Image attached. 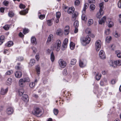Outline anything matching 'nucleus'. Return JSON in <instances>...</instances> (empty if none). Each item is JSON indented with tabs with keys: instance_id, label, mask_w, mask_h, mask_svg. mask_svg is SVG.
I'll list each match as a JSON object with an SVG mask.
<instances>
[{
	"instance_id": "nucleus-46",
	"label": "nucleus",
	"mask_w": 121,
	"mask_h": 121,
	"mask_svg": "<svg viewBox=\"0 0 121 121\" xmlns=\"http://www.w3.org/2000/svg\"><path fill=\"white\" fill-rule=\"evenodd\" d=\"M113 35L116 37H119V35L117 32L116 31L113 33Z\"/></svg>"
},
{
	"instance_id": "nucleus-61",
	"label": "nucleus",
	"mask_w": 121,
	"mask_h": 121,
	"mask_svg": "<svg viewBox=\"0 0 121 121\" xmlns=\"http://www.w3.org/2000/svg\"><path fill=\"white\" fill-rule=\"evenodd\" d=\"M88 2L89 3H95V0H89Z\"/></svg>"
},
{
	"instance_id": "nucleus-42",
	"label": "nucleus",
	"mask_w": 121,
	"mask_h": 121,
	"mask_svg": "<svg viewBox=\"0 0 121 121\" xmlns=\"http://www.w3.org/2000/svg\"><path fill=\"white\" fill-rule=\"evenodd\" d=\"M9 2L8 1L6 0L4 1L3 2V4L6 6H7L8 5Z\"/></svg>"
},
{
	"instance_id": "nucleus-39",
	"label": "nucleus",
	"mask_w": 121,
	"mask_h": 121,
	"mask_svg": "<svg viewBox=\"0 0 121 121\" xmlns=\"http://www.w3.org/2000/svg\"><path fill=\"white\" fill-rule=\"evenodd\" d=\"M110 33V29H108L106 30L105 31V33L106 35H109Z\"/></svg>"
},
{
	"instance_id": "nucleus-30",
	"label": "nucleus",
	"mask_w": 121,
	"mask_h": 121,
	"mask_svg": "<svg viewBox=\"0 0 121 121\" xmlns=\"http://www.w3.org/2000/svg\"><path fill=\"white\" fill-rule=\"evenodd\" d=\"M114 63L116 65H121V60H117L114 61Z\"/></svg>"
},
{
	"instance_id": "nucleus-20",
	"label": "nucleus",
	"mask_w": 121,
	"mask_h": 121,
	"mask_svg": "<svg viewBox=\"0 0 121 121\" xmlns=\"http://www.w3.org/2000/svg\"><path fill=\"white\" fill-rule=\"evenodd\" d=\"M74 10V7H71L69 8L68 10V13L69 14H72Z\"/></svg>"
},
{
	"instance_id": "nucleus-9",
	"label": "nucleus",
	"mask_w": 121,
	"mask_h": 121,
	"mask_svg": "<svg viewBox=\"0 0 121 121\" xmlns=\"http://www.w3.org/2000/svg\"><path fill=\"white\" fill-rule=\"evenodd\" d=\"M69 32V27L68 26H66L64 28V33L65 35H68Z\"/></svg>"
},
{
	"instance_id": "nucleus-54",
	"label": "nucleus",
	"mask_w": 121,
	"mask_h": 121,
	"mask_svg": "<svg viewBox=\"0 0 121 121\" xmlns=\"http://www.w3.org/2000/svg\"><path fill=\"white\" fill-rule=\"evenodd\" d=\"M79 65L82 68L83 67V62L80 60H79Z\"/></svg>"
},
{
	"instance_id": "nucleus-45",
	"label": "nucleus",
	"mask_w": 121,
	"mask_h": 121,
	"mask_svg": "<svg viewBox=\"0 0 121 121\" xmlns=\"http://www.w3.org/2000/svg\"><path fill=\"white\" fill-rule=\"evenodd\" d=\"M35 83L32 82L30 84L29 86L31 88H33L35 86Z\"/></svg>"
},
{
	"instance_id": "nucleus-33",
	"label": "nucleus",
	"mask_w": 121,
	"mask_h": 121,
	"mask_svg": "<svg viewBox=\"0 0 121 121\" xmlns=\"http://www.w3.org/2000/svg\"><path fill=\"white\" fill-rule=\"evenodd\" d=\"M100 9L99 10L103 11V9L104 8L103 3L102 2L100 3L99 4Z\"/></svg>"
},
{
	"instance_id": "nucleus-21",
	"label": "nucleus",
	"mask_w": 121,
	"mask_h": 121,
	"mask_svg": "<svg viewBox=\"0 0 121 121\" xmlns=\"http://www.w3.org/2000/svg\"><path fill=\"white\" fill-rule=\"evenodd\" d=\"M12 82V80L11 78H9L6 82V84L8 85H10Z\"/></svg>"
},
{
	"instance_id": "nucleus-32",
	"label": "nucleus",
	"mask_w": 121,
	"mask_h": 121,
	"mask_svg": "<svg viewBox=\"0 0 121 121\" xmlns=\"http://www.w3.org/2000/svg\"><path fill=\"white\" fill-rule=\"evenodd\" d=\"M36 69L37 74H39L40 73V67L39 65H37L36 66Z\"/></svg>"
},
{
	"instance_id": "nucleus-19",
	"label": "nucleus",
	"mask_w": 121,
	"mask_h": 121,
	"mask_svg": "<svg viewBox=\"0 0 121 121\" xmlns=\"http://www.w3.org/2000/svg\"><path fill=\"white\" fill-rule=\"evenodd\" d=\"M54 19L53 18L51 19L48 20L47 21V23L48 25L50 26L52 25L53 24V22L54 20Z\"/></svg>"
},
{
	"instance_id": "nucleus-4",
	"label": "nucleus",
	"mask_w": 121,
	"mask_h": 121,
	"mask_svg": "<svg viewBox=\"0 0 121 121\" xmlns=\"http://www.w3.org/2000/svg\"><path fill=\"white\" fill-rule=\"evenodd\" d=\"M60 66L61 68H64L66 65V62L62 59H60L58 61Z\"/></svg>"
},
{
	"instance_id": "nucleus-11",
	"label": "nucleus",
	"mask_w": 121,
	"mask_h": 121,
	"mask_svg": "<svg viewBox=\"0 0 121 121\" xmlns=\"http://www.w3.org/2000/svg\"><path fill=\"white\" fill-rule=\"evenodd\" d=\"M19 85L20 87H23L25 85V82L23 79H20L19 81Z\"/></svg>"
},
{
	"instance_id": "nucleus-36",
	"label": "nucleus",
	"mask_w": 121,
	"mask_h": 121,
	"mask_svg": "<svg viewBox=\"0 0 121 121\" xmlns=\"http://www.w3.org/2000/svg\"><path fill=\"white\" fill-rule=\"evenodd\" d=\"M13 43L12 41H9L8 43L7 46L8 47H9L13 46Z\"/></svg>"
},
{
	"instance_id": "nucleus-51",
	"label": "nucleus",
	"mask_w": 121,
	"mask_h": 121,
	"mask_svg": "<svg viewBox=\"0 0 121 121\" xmlns=\"http://www.w3.org/2000/svg\"><path fill=\"white\" fill-rule=\"evenodd\" d=\"M95 6L93 4H91V5L90 6V9L92 10L94 9L95 8Z\"/></svg>"
},
{
	"instance_id": "nucleus-31",
	"label": "nucleus",
	"mask_w": 121,
	"mask_h": 121,
	"mask_svg": "<svg viewBox=\"0 0 121 121\" xmlns=\"http://www.w3.org/2000/svg\"><path fill=\"white\" fill-rule=\"evenodd\" d=\"M93 21L92 19H90L89 20L88 23V26H90L92 25L93 23Z\"/></svg>"
},
{
	"instance_id": "nucleus-55",
	"label": "nucleus",
	"mask_w": 121,
	"mask_h": 121,
	"mask_svg": "<svg viewBox=\"0 0 121 121\" xmlns=\"http://www.w3.org/2000/svg\"><path fill=\"white\" fill-rule=\"evenodd\" d=\"M20 8L21 9H24L25 8V6L23 4H21L20 5Z\"/></svg>"
},
{
	"instance_id": "nucleus-58",
	"label": "nucleus",
	"mask_w": 121,
	"mask_h": 121,
	"mask_svg": "<svg viewBox=\"0 0 121 121\" xmlns=\"http://www.w3.org/2000/svg\"><path fill=\"white\" fill-rule=\"evenodd\" d=\"M32 49L33 51V52L35 53L36 52V49L34 47H33L32 48Z\"/></svg>"
},
{
	"instance_id": "nucleus-59",
	"label": "nucleus",
	"mask_w": 121,
	"mask_h": 121,
	"mask_svg": "<svg viewBox=\"0 0 121 121\" xmlns=\"http://www.w3.org/2000/svg\"><path fill=\"white\" fill-rule=\"evenodd\" d=\"M87 61L86 59H84V67L86 66L87 64Z\"/></svg>"
},
{
	"instance_id": "nucleus-56",
	"label": "nucleus",
	"mask_w": 121,
	"mask_h": 121,
	"mask_svg": "<svg viewBox=\"0 0 121 121\" xmlns=\"http://www.w3.org/2000/svg\"><path fill=\"white\" fill-rule=\"evenodd\" d=\"M80 3V1L78 0H76L75 2V4L76 5H78Z\"/></svg>"
},
{
	"instance_id": "nucleus-44",
	"label": "nucleus",
	"mask_w": 121,
	"mask_h": 121,
	"mask_svg": "<svg viewBox=\"0 0 121 121\" xmlns=\"http://www.w3.org/2000/svg\"><path fill=\"white\" fill-rule=\"evenodd\" d=\"M109 23L108 25V26L109 27H112L113 25V22L111 21H109Z\"/></svg>"
},
{
	"instance_id": "nucleus-48",
	"label": "nucleus",
	"mask_w": 121,
	"mask_h": 121,
	"mask_svg": "<svg viewBox=\"0 0 121 121\" xmlns=\"http://www.w3.org/2000/svg\"><path fill=\"white\" fill-rule=\"evenodd\" d=\"M61 15L60 13L59 12H58L56 13V17L57 18H59Z\"/></svg>"
},
{
	"instance_id": "nucleus-50",
	"label": "nucleus",
	"mask_w": 121,
	"mask_h": 121,
	"mask_svg": "<svg viewBox=\"0 0 121 121\" xmlns=\"http://www.w3.org/2000/svg\"><path fill=\"white\" fill-rule=\"evenodd\" d=\"M3 28L5 30H8L9 28V26L8 25H5V26H4Z\"/></svg>"
},
{
	"instance_id": "nucleus-13",
	"label": "nucleus",
	"mask_w": 121,
	"mask_h": 121,
	"mask_svg": "<svg viewBox=\"0 0 121 121\" xmlns=\"http://www.w3.org/2000/svg\"><path fill=\"white\" fill-rule=\"evenodd\" d=\"M8 90V88H7L5 89L3 88H1L0 90V94L4 95L6 94Z\"/></svg>"
},
{
	"instance_id": "nucleus-7",
	"label": "nucleus",
	"mask_w": 121,
	"mask_h": 121,
	"mask_svg": "<svg viewBox=\"0 0 121 121\" xmlns=\"http://www.w3.org/2000/svg\"><path fill=\"white\" fill-rule=\"evenodd\" d=\"M99 57L102 59H104L106 58L105 55L104 51L103 50H101L99 53Z\"/></svg>"
},
{
	"instance_id": "nucleus-25",
	"label": "nucleus",
	"mask_w": 121,
	"mask_h": 121,
	"mask_svg": "<svg viewBox=\"0 0 121 121\" xmlns=\"http://www.w3.org/2000/svg\"><path fill=\"white\" fill-rule=\"evenodd\" d=\"M28 12V10L27 9L24 10L23 11H21L20 12V13L22 15H25Z\"/></svg>"
},
{
	"instance_id": "nucleus-6",
	"label": "nucleus",
	"mask_w": 121,
	"mask_h": 121,
	"mask_svg": "<svg viewBox=\"0 0 121 121\" xmlns=\"http://www.w3.org/2000/svg\"><path fill=\"white\" fill-rule=\"evenodd\" d=\"M91 40V38L88 36H86L85 40H84V46H86L87 44H88Z\"/></svg>"
},
{
	"instance_id": "nucleus-18",
	"label": "nucleus",
	"mask_w": 121,
	"mask_h": 121,
	"mask_svg": "<svg viewBox=\"0 0 121 121\" xmlns=\"http://www.w3.org/2000/svg\"><path fill=\"white\" fill-rule=\"evenodd\" d=\"M78 15V13L77 12H75L72 14V20L74 21L76 20Z\"/></svg>"
},
{
	"instance_id": "nucleus-52",
	"label": "nucleus",
	"mask_w": 121,
	"mask_h": 121,
	"mask_svg": "<svg viewBox=\"0 0 121 121\" xmlns=\"http://www.w3.org/2000/svg\"><path fill=\"white\" fill-rule=\"evenodd\" d=\"M45 17V15L41 14L39 16V17L40 19L42 20Z\"/></svg>"
},
{
	"instance_id": "nucleus-60",
	"label": "nucleus",
	"mask_w": 121,
	"mask_h": 121,
	"mask_svg": "<svg viewBox=\"0 0 121 121\" xmlns=\"http://www.w3.org/2000/svg\"><path fill=\"white\" fill-rule=\"evenodd\" d=\"M114 64H115L114 62L112 61H110L109 64L111 66H113Z\"/></svg>"
},
{
	"instance_id": "nucleus-16",
	"label": "nucleus",
	"mask_w": 121,
	"mask_h": 121,
	"mask_svg": "<svg viewBox=\"0 0 121 121\" xmlns=\"http://www.w3.org/2000/svg\"><path fill=\"white\" fill-rule=\"evenodd\" d=\"M106 17L104 16L103 17L101 20H99V24H104L106 21Z\"/></svg>"
},
{
	"instance_id": "nucleus-5",
	"label": "nucleus",
	"mask_w": 121,
	"mask_h": 121,
	"mask_svg": "<svg viewBox=\"0 0 121 121\" xmlns=\"http://www.w3.org/2000/svg\"><path fill=\"white\" fill-rule=\"evenodd\" d=\"M68 39L66 38L64 40L63 43L62 44L61 49L62 50H64L65 48H66L67 46V43L68 42Z\"/></svg>"
},
{
	"instance_id": "nucleus-12",
	"label": "nucleus",
	"mask_w": 121,
	"mask_h": 121,
	"mask_svg": "<svg viewBox=\"0 0 121 121\" xmlns=\"http://www.w3.org/2000/svg\"><path fill=\"white\" fill-rule=\"evenodd\" d=\"M53 35H52L51 34L49 35L48 37L46 42V44L47 45H48L50 44L52 39L53 38Z\"/></svg>"
},
{
	"instance_id": "nucleus-26",
	"label": "nucleus",
	"mask_w": 121,
	"mask_h": 121,
	"mask_svg": "<svg viewBox=\"0 0 121 121\" xmlns=\"http://www.w3.org/2000/svg\"><path fill=\"white\" fill-rule=\"evenodd\" d=\"M24 92V89H22L19 90L18 91V94L20 96H21L23 94Z\"/></svg>"
},
{
	"instance_id": "nucleus-1",
	"label": "nucleus",
	"mask_w": 121,
	"mask_h": 121,
	"mask_svg": "<svg viewBox=\"0 0 121 121\" xmlns=\"http://www.w3.org/2000/svg\"><path fill=\"white\" fill-rule=\"evenodd\" d=\"M61 43L60 40L58 39L56 42L55 43L53 44L52 47L57 51H58L60 49Z\"/></svg>"
},
{
	"instance_id": "nucleus-49",
	"label": "nucleus",
	"mask_w": 121,
	"mask_h": 121,
	"mask_svg": "<svg viewBox=\"0 0 121 121\" xmlns=\"http://www.w3.org/2000/svg\"><path fill=\"white\" fill-rule=\"evenodd\" d=\"M23 79V80L25 82H29L30 81V79L28 77H26Z\"/></svg>"
},
{
	"instance_id": "nucleus-24",
	"label": "nucleus",
	"mask_w": 121,
	"mask_h": 121,
	"mask_svg": "<svg viewBox=\"0 0 121 121\" xmlns=\"http://www.w3.org/2000/svg\"><path fill=\"white\" fill-rule=\"evenodd\" d=\"M75 47V44L72 42H71L70 44V49L72 50H73Z\"/></svg>"
},
{
	"instance_id": "nucleus-38",
	"label": "nucleus",
	"mask_w": 121,
	"mask_h": 121,
	"mask_svg": "<svg viewBox=\"0 0 121 121\" xmlns=\"http://www.w3.org/2000/svg\"><path fill=\"white\" fill-rule=\"evenodd\" d=\"M91 30L90 29L87 28L85 30V32L86 34H89L91 33Z\"/></svg>"
},
{
	"instance_id": "nucleus-41",
	"label": "nucleus",
	"mask_w": 121,
	"mask_h": 121,
	"mask_svg": "<svg viewBox=\"0 0 121 121\" xmlns=\"http://www.w3.org/2000/svg\"><path fill=\"white\" fill-rule=\"evenodd\" d=\"M53 112L54 114L56 115L58 113V110L57 109H54L53 110Z\"/></svg>"
},
{
	"instance_id": "nucleus-40",
	"label": "nucleus",
	"mask_w": 121,
	"mask_h": 121,
	"mask_svg": "<svg viewBox=\"0 0 121 121\" xmlns=\"http://www.w3.org/2000/svg\"><path fill=\"white\" fill-rule=\"evenodd\" d=\"M88 4L87 3H85L84 4V11H85L86 9L88 8Z\"/></svg>"
},
{
	"instance_id": "nucleus-35",
	"label": "nucleus",
	"mask_w": 121,
	"mask_h": 121,
	"mask_svg": "<svg viewBox=\"0 0 121 121\" xmlns=\"http://www.w3.org/2000/svg\"><path fill=\"white\" fill-rule=\"evenodd\" d=\"M111 39L112 38L111 36H108L106 38V41L108 43H109V42L111 40Z\"/></svg>"
},
{
	"instance_id": "nucleus-28",
	"label": "nucleus",
	"mask_w": 121,
	"mask_h": 121,
	"mask_svg": "<svg viewBox=\"0 0 121 121\" xmlns=\"http://www.w3.org/2000/svg\"><path fill=\"white\" fill-rule=\"evenodd\" d=\"M101 75L99 74V73H98L96 74L95 76L96 79V80H100L101 78Z\"/></svg>"
},
{
	"instance_id": "nucleus-57",
	"label": "nucleus",
	"mask_w": 121,
	"mask_h": 121,
	"mask_svg": "<svg viewBox=\"0 0 121 121\" xmlns=\"http://www.w3.org/2000/svg\"><path fill=\"white\" fill-rule=\"evenodd\" d=\"M118 5L119 8H121V0H119L118 3Z\"/></svg>"
},
{
	"instance_id": "nucleus-43",
	"label": "nucleus",
	"mask_w": 121,
	"mask_h": 121,
	"mask_svg": "<svg viewBox=\"0 0 121 121\" xmlns=\"http://www.w3.org/2000/svg\"><path fill=\"white\" fill-rule=\"evenodd\" d=\"M13 73V71L12 70H10L7 71L6 73V74L7 75H9Z\"/></svg>"
},
{
	"instance_id": "nucleus-15",
	"label": "nucleus",
	"mask_w": 121,
	"mask_h": 121,
	"mask_svg": "<svg viewBox=\"0 0 121 121\" xmlns=\"http://www.w3.org/2000/svg\"><path fill=\"white\" fill-rule=\"evenodd\" d=\"M22 99L24 101L26 102H27L28 101V95H26L24 94L23 95Z\"/></svg>"
},
{
	"instance_id": "nucleus-63",
	"label": "nucleus",
	"mask_w": 121,
	"mask_h": 121,
	"mask_svg": "<svg viewBox=\"0 0 121 121\" xmlns=\"http://www.w3.org/2000/svg\"><path fill=\"white\" fill-rule=\"evenodd\" d=\"M0 40L3 41L4 42L5 39L3 35H2L0 37Z\"/></svg>"
},
{
	"instance_id": "nucleus-34",
	"label": "nucleus",
	"mask_w": 121,
	"mask_h": 121,
	"mask_svg": "<svg viewBox=\"0 0 121 121\" xmlns=\"http://www.w3.org/2000/svg\"><path fill=\"white\" fill-rule=\"evenodd\" d=\"M79 22L77 21H75L73 24L74 26L75 27H78V26Z\"/></svg>"
},
{
	"instance_id": "nucleus-47",
	"label": "nucleus",
	"mask_w": 121,
	"mask_h": 121,
	"mask_svg": "<svg viewBox=\"0 0 121 121\" xmlns=\"http://www.w3.org/2000/svg\"><path fill=\"white\" fill-rule=\"evenodd\" d=\"M29 31L27 29H24L23 30V33L24 34H26V33H28Z\"/></svg>"
},
{
	"instance_id": "nucleus-64",
	"label": "nucleus",
	"mask_w": 121,
	"mask_h": 121,
	"mask_svg": "<svg viewBox=\"0 0 121 121\" xmlns=\"http://www.w3.org/2000/svg\"><path fill=\"white\" fill-rule=\"evenodd\" d=\"M51 51L49 49H48L47 50V53L48 54H49L51 53Z\"/></svg>"
},
{
	"instance_id": "nucleus-17",
	"label": "nucleus",
	"mask_w": 121,
	"mask_h": 121,
	"mask_svg": "<svg viewBox=\"0 0 121 121\" xmlns=\"http://www.w3.org/2000/svg\"><path fill=\"white\" fill-rule=\"evenodd\" d=\"M31 43L33 45H35L37 44L36 38L34 36L32 37L31 39Z\"/></svg>"
},
{
	"instance_id": "nucleus-53",
	"label": "nucleus",
	"mask_w": 121,
	"mask_h": 121,
	"mask_svg": "<svg viewBox=\"0 0 121 121\" xmlns=\"http://www.w3.org/2000/svg\"><path fill=\"white\" fill-rule=\"evenodd\" d=\"M23 60V58L22 57L19 56L17 58V60L21 61Z\"/></svg>"
},
{
	"instance_id": "nucleus-8",
	"label": "nucleus",
	"mask_w": 121,
	"mask_h": 121,
	"mask_svg": "<svg viewBox=\"0 0 121 121\" xmlns=\"http://www.w3.org/2000/svg\"><path fill=\"white\" fill-rule=\"evenodd\" d=\"M13 112V108L11 107H9L6 110V112L8 115L12 114Z\"/></svg>"
},
{
	"instance_id": "nucleus-37",
	"label": "nucleus",
	"mask_w": 121,
	"mask_h": 121,
	"mask_svg": "<svg viewBox=\"0 0 121 121\" xmlns=\"http://www.w3.org/2000/svg\"><path fill=\"white\" fill-rule=\"evenodd\" d=\"M77 60L76 59H73L71 60V64L72 65H74L76 63Z\"/></svg>"
},
{
	"instance_id": "nucleus-2",
	"label": "nucleus",
	"mask_w": 121,
	"mask_h": 121,
	"mask_svg": "<svg viewBox=\"0 0 121 121\" xmlns=\"http://www.w3.org/2000/svg\"><path fill=\"white\" fill-rule=\"evenodd\" d=\"M41 110L39 108H36L33 110L32 113L34 115L39 117V114H40V116L41 115Z\"/></svg>"
},
{
	"instance_id": "nucleus-14",
	"label": "nucleus",
	"mask_w": 121,
	"mask_h": 121,
	"mask_svg": "<svg viewBox=\"0 0 121 121\" xmlns=\"http://www.w3.org/2000/svg\"><path fill=\"white\" fill-rule=\"evenodd\" d=\"M15 77L17 78H21L22 75V73L20 71H16L15 73Z\"/></svg>"
},
{
	"instance_id": "nucleus-10",
	"label": "nucleus",
	"mask_w": 121,
	"mask_h": 121,
	"mask_svg": "<svg viewBox=\"0 0 121 121\" xmlns=\"http://www.w3.org/2000/svg\"><path fill=\"white\" fill-rule=\"evenodd\" d=\"M104 14V12L103 11L99 10V12H98L96 15V17L99 18H100Z\"/></svg>"
},
{
	"instance_id": "nucleus-3",
	"label": "nucleus",
	"mask_w": 121,
	"mask_h": 121,
	"mask_svg": "<svg viewBox=\"0 0 121 121\" xmlns=\"http://www.w3.org/2000/svg\"><path fill=\"white\" fill-rule=\"evenodd\" d=\"M101 47V41L100 40H98L95 43V48L97 51H99Z\"/></svg>"
},
{
	"instance_id": "nucleus-29",
	"label": "nucleus",
	"mask_w": 121,
	"mask_h": 121,
	"mask_svg": "<svg viewBox=\"0 0 121 121\" xmlns=\"http://www.w3.org/2000/svg\"><path fill=\"white\" fill-rule=\"evenodd\" d=\"M35 60L34 59H31L30 61L29 65L30 66H32L35 64Z\"/></svg>"
},
{
	"instance_id": "nucleus-62",
	"label": "nucleus",
	"mask_w": 121,
	"mask_h": 121,
	"mask_svg": "<svg viewBox=\"0 0 121 121\" xmlns=\"http://www.w3.org/2000/svg\"><path fill=\"white\" fill-rule=\"evenodd\" d=\"M63 74L66 75L67 74V70L66 69H64L63 71Z\"/></svg>"
},
{
	"instance_id": "nucleus-22",
	"label": "nucleus",
	"mask_w": 121,
	"mask_h": 121,
	"mask_svg": "<svg viewBox=\"0 0 121 121\" xmlns=\"http://www.w3.org/2000/svg\"><path fill=\"white\" fill-rule=\"evenodd\" d=\"M115 53L117 55V56L118 57L121 58V52H120L119 51H115Z\"/></svg>"
},
{
	"instance_id": "nucleus-27",
	"label": "nucleus",
	"mask_w": 121,
	"mask_h": 121,
	"mask_svg": "<svg viewBox=\"0 0 121 121\" xmlns=\"http://www.w3.org/2000/svg\"><path fill=\"white\" fill-rule=\"evenodd\" d=\"M8 15L9 17H12L14 16V13L12 11H9Z\"/></svg>"
},
{
	"instance_id": "nucleus-23",
	"label": "nucleus",
	"mask_w": 121,
	"mask_h": 121,
	"mask_svg": "<svg viewBox=\"0 0 121 121\" xmlns=\"http://www.w3.org/2000/svg\"><path fill=\"white\" fill-rule=\"evenodd\" d=\"M50 59L51 61L53 62L55 60V56L53 52H52L51 54Z\"/></svg>"
}]
</instances>
